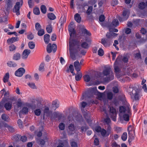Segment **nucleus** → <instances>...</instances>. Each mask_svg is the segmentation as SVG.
I'll return each instance as SVG.
<instances>
[{
    "mask_svg": "<svg viewBox=\"0 0 147 147\" xmlns=\"http://www.w3.org/2000/svg\"><path fill=\"white\" fill-rule=\"evenodd\" d=\"M32 103H25L23 108V110L31 109L34 110H55L59 107V102L56 99L52 101L51 106L50 103L47 100H44L41 97H38L33 99L31 101Z\"/></svg>",
    "mask_w": 147,
    "mask_h": 147,
    "instance_id": "1",
    "label": "nucleus"
},
{
    "mask_svg": "<svg viewBox=\"0 0 147 147\" xmlns=\"http://www.w3.org/2000/svg\"><path fill=\"white\" fill-rule=\"evenodd\" d=\"M98 78L101 77L105 78V80L110 81L114 79V74L109 66L105 67L102 74L99 72L97 74Z\"/></svg>",
    "mask_w": 147,
    "mask_h": 147,
    "instance_id": "2",
    "label": "nucleus"
},
{
    "mask_svg": "<svg viewBox=\"0 0 147 147\" xmlns=\"http://www.w3.org/2000/svg\"><path fill=\"white\" fill-rule=\"evenodd\" d=\"M94 131L97 132H100L101 135L104 137L108 136L111 132V129L109 126H108L106 130L104 129H102L99 126H96L93 128Z\"/></svg>",
    "mask_w": 147,
    "mask_h": 147,
    "instance_id": "3",
    "label": "nucleus"
},
{
    "mask_svg": "<svg viewBox=\"0 0 147 147\" xmlns=\"http://www.w3.org/2000/svg\"><path fill=\"white\" fill-rule=\"evenodd\" d=\"M128 91L132 98H134L136 100L139 99L140 95L138 87L130 86L128 89Z\"/></svg>",
    "mask_w": 147,
    "mask_h": 147,
    "instance_id": "4",
    "label": "nucleus"
},
{
    "mask_svg": "<svg viewBox=\"0 0 147 147\" xmlns=\"http://www.w3.org/2000/svg\"><path fill=\"white\" fill-rule=\"evenodd\" d=\"M119 113L120 120L121 123L123 121H128L131 115L130 111H119Z\"/></svg>",
    "mask_w": 147,
    "mask_h": 147,
    "instance_id": "5",
    "label": "nucleus"
},
{
    "mask_svg": "<svg viewBox=\"0 0 147 147\" xmlns=\"http://www.w3.org/2000/svg\"><path fill=\"white\" fill-rule=\"evenodd\" d=\"M69 50L70 51V57L73 60H76V56L72 51L73 48L74 46V41L73 40H70L69 41Z\"/></svg>",
    "mask_w": 147,
    "mask_h": 147,
    "instance_id": "6",
    "label": "nucleus"
},
{
    "mask_svg": "<svg viewBox=\"0 0 147 147\" xmlns=\"http://www.w3.org/2000/svg\"><path fill=\"white\" fill-rule=\"evenodd\" d=\"M20 1L19 2H17L15 5L14 6V8L13 9V11L14 12L16 13V15H19L20 14L19 11V9L20 8V5L21 4V6L23 4V1L22 0H19Z\"/></svg>",
    "mask_w": 147,
    "mask_h": 147,
    "instance_id": "7",
    "label": "nucleus"
},
{
    "mask_svg": "<svg viewBox=\"0 0 147 147\" xmlns=\"http://www.w3.org/2000/svg\"><path fill=\"white\" fill-rule=\"evenodd\" d=\"M129 12L128 10H124L122 13V17H119L118 18L119 21L122 22L127 20L129 17Z\"/></svg>",
    "mask_w": 147,
    "mask_h": 147,
    "instance_id": "8",
    "label": "nucleus"
},
{
    "mask_svg": "<svg viewBox=\"0 0 147 147\" xmlns=\"http://www.w3.org/2000/svg\"><path fill=\"white\" fill-rule=\"evenodd\" d=\"M57 49V46L55 44H53L51 45L50 43L49 44L47 47V51L49 53H51L52 50L53 52L55 53Z\"/></svg>",
    "mask_w": 147,
    "mask_h": 147,
    "instance_id": "9",
    "label": "nucleus"
},
{
    "mask_svg": "<svg viewBox=\"0 0 147 147\" xmlns=\"http://www.w3.org/2000/svg\"><path fill=\"white\" fill-rule=\"evenodd\" d=\"M129 136V140L131 141L133 140L134 137V132L133 128L131 125H129L128 128Z\"/></svg>",
    "mask_w": 147,
    "mask_h": 147,
    "instance_id": "10",
    "label": "nucleus"
},
{
    "mask_svg": "<svg viewBox=\"0 0 147 147\" xmlns=\"http://www.w3.org/2000/svg\"><path fill=\"white\" fill-rule=\"evenodd\" d=\"M75 26L73 22H71L68 26V30L70 36H71L72 34H74L75 33Z\"/></svg>",
    "mask_w": 147,
    "mask_h": 147,
    "instance_id": "11",
    "label": "nucleus"
},
{
    "mask_svg": "<svg viewBox=\"0 0 147 147\" xmlns=\"http://www.w3.org/2000/svg\"><path fill=\"white\" fill-rule=\"evenodd\" d=\"M89 94L88 96V98L93 97L94 95H96L97 94V91L96 88H91L89 90Z\"/></svg>",
    "mask_w": 147,
    "mask_h": 147,
    "instance_id": "12",
    "label": "nucleus"
},
{
    "mask_svg": "<svg viewBox=\"0 0 147 147\" xmlns=\"http://www.w3.org/2000/svg\"><path fill=\"white\" fill-rule=\"evenodd\" d=\"M25 72V69L23 68H20L17 70L15 73V76L20 77L22 76Z\"/></svg>",
    "mask_w": 147,
    "mask_h": 147,
    "instance_id": "13",
    "label": "nucleus"
},
{
    "mask_svg": "<svg viewBox=\"0 0 147 147\" xmlns=\"http://www.w3.org/2000/svg\"><path fill=\"white\" fill-rule=\"evenodd\" d=\"M83 78L84 81L87 82H89L91 80L92 81L96 80L98 78V77H97V74L96 75L95 77H92L91 78L87 74L84 76Z\"/></svg>",
    "mask_w": 147,
    "mask_h": 147,
    "instance_id": "14",
    "label": "nucleus"
},
{
    "mask_svg": "<svg viewBox=\"0 0 147 147\" xmlns=\"http://www.w3.org/2000/svg\"><path fill=\"white\" fill-rule=\"evenodd\" d=\"M30 52V51L29 49H26L24 50L22 55V58L24 59H27Z\"/></svg>",
    "mask_w": 147,
    "mask_h": 147,
    "instance_id": "15",
    "label": "nucleus"
},
{
    "mask_svg": "<svg viewBox=\"0 0 147 147\" xmlns=\"http://www.w3.org/2000/svg\"><path fill=\"white\" fill-rule=\"evenodd\" d=\"M109 111V115L108 116L112 119L114 121H116V111Z\"/></svg>",
    "mask_w": 147,
    "mask_h": 147,
    "instance_id": "16",
    "label": "nucleus"
},
{
    "mask_svg": "<svg viewBox=\"0 0 147 147\" xmlns=\"http://www.w3.org/2000/svg\"><path fill=\"white\" fill-rule=\"evenodd\" d=\"M74 66L77 72H80L81 67L79 61H75L74 63Z\"/></svg>",
    "mask_w": 147,
    "mask_h": 147,
    "instance_id": "17",
    "label": "nucleus"
},
{
    "mask_svg": "<svg viewBox=\"0 0 147 147\" xmlns=\"http://www.w3.org/2000/svg\"><path fill=\"white\" fill-rule=\"evenodd\" d=\"M119 110H129L130 109L129 108V105L128 103L123 106H119Z\"/></svg>",
    "mask_w": 147,
    "mask_h": 147,
    "instance_id": "18",
    "label": "nucleus"
},
{
    "mask_svg": "<svg viewBox=\"0 0 147 147\" xmlns=\"http://www.w3.org/2000/svg\"><path fill=\"white\" fill-rule=\"evenodd\" d=\"M48 25H47L46 29L47 32L49 33H51L52 31V27L51 26V22L49 21L48 22Z\"/></svg>",
    "mask_w": 147,
    "mask_h": 147,
    "instance_id": "19",
    "label": "nucleus"
},
{
    "mask_svg": "<svg viewBox=\"0 0 147 147\" xmlns=\"http://www.w3.org/2000/svg\"><path fill=\"white\" fill-rule=\"evenodd\" d=\"M12 58L14 60H18L21 58V55L18 53H16L13 55Z\"/></svg>",
    "mask_w": 147,
    "mask_h": 147,
    "instance_id": "20",
    "label": "nucleus"
},
{
    "mask_svg": "<svg viewBox=\"0 0 147 147\" xmlns=\"http://www.w3.org/2000/svg\"><path fill=\"white\" fill-rule=\"evenodd\" d=\"M18 38L17 37H12L11 38H9L7 40V42L8 44L13 43L14 42L18 41Z\"/></svg>",
    "mask_w": 147,
    "mask_h": 147,
    "instance_id": "21",
    "label": "nucleus"
},
{
    "mask_svg": "<svg viewBox=\"0 0 147 147\" xmlns=\"http://www.w3.org/2000/svg\"><path fill=\"white\" fill-rule=\"evenodd\" d=\"M7 65L10 67H15L17 66V64L13 61H9L7 63Z\"/></svg>",
    "mask_w": 147,
    "mask_h": 147,
    "instance_id": "22",
    "label": "nucleus"
},
{
    "mask_svg": "<svg viewBox=\"0 0 147 147\" xmlns=\"http://www.w3.org/2000/svg\"><path fill=\"white\" fill-rule=\"evenodd\" d=\"M82 76V74L81 72H77L75 76V79L77 81H79Z\"/></svg>",
    "mask_w": 147,
    "mask_h": 147,
    "instance_id": "23",
    "label": "nucleus"
},
{
    "mask_svg": "<svg viewBox=\"0 0 147 147\" xmlns=\"http://www.w3.org/2000/svg\"><path fill=\"white\" fill-rule=\"evenodd\" d=\"M74 19L78 23H80L81 18L80 16V14L78 13H77L74 16Z\"/></svg>",
    "mask_w": 147,
    "mask_h": 147,
    "instance_id": "24",
    "label": "nucleus"
},
{
    "mask_svg": "<svg viewBox=\"0 0 147 147\" xmlns=\"http://www.w3.org/2000/svg\"><path fill=\"white\" fill-rule=\"evenodd\" d=\"M12 107V103L9 102L6 103L4 105V107L7 110H10Z\"/></svg>",
    "mask_w": 147,
    "mask_h": 147,
    "instance_id": "25",
    "label": "nucleus"
},
{
    "mask_svg": "<svg viewBox=\"0 0 147 147\" xmlns=\"http://www.w3.org/2000/svg\"><path fill=\"white\" fill-rule=\"evenodd\" d=\"M90 102L87 103L85 102H82L80 103V107L81 108H84L85 107H87L89 105Z\"/></svg>",
    "mask_w": 147,
    "mask_h": 147,
    "instance_id": "26",
    "label": "nucleus"
},
{
    "mask_svg": "<svg viewBox=\"0 0 147 147\" xmlns=\"http://www.w3.org/2000/svg\"><path fill=\"white\" fill-rule=\"evenodd\" d=\"M44 40L46 43L47 44L50 40V35L48 34H46L44 36Z\"/></svg>",
    "mask_w": 147,
    "mask_h": 147,
    "instance_id": "27",
    "label": "nucleus"
},
{
    "mask_svg": "<svg viewBox=\"0 0 147 147\" xmlns=\"http://www.w3.org/2000/svg\"><path fill=\"white\" fill-rule=\"evenodd\" d=\"M9 78V74L7 73L5 74L3 79V80L4 83L8 82Z\"/></svg>",
    "mask_w": 147,
    "mask_h": 147,
    "instance_id": "28",
    "label": "nucleus"
},
{
    "mask_svg": "<svg viewBox=\"0 0 147 147\" xmlns=\"http://www.w3.org/2000/svg\"><path fill=\"white\" fill-rule=\"evenodd\" d=\"M47 16L49 19L52 20H55L56 18L55 15L52 13H48L47 15Z\"/></svg>",
    "mask_w": 147,
    "mask_h": 147,
    "instance_id": "29",
    "label": "nucleus"
},
{
    "mask_svg": "<svg viewBox=\"0 0 147 147\" xmlns=\"http://www.w3.org/2000/svg\"><path fill=\"white\" fill-rule=\"evenodd\" d=\"M119 25V22L117 19H114L112 23L111 26H114L116 27Z\"/></svg>",
    "mask_w": 147,
    "mask_h": 147,
    "instance_id": "30",
    "label": "nucleus"
},
{
    "mask_svg": "<svg viewBox=\"0 0 147 147\" xmlns=\"http://www.w3.org/2000/svg\"><path fill=\"white\" fill-rule=\"evenodd\" d=\"M146 6L147 7V1L146 2V5H145L144 2L140 3L139 5V7L141 9H143L145 8Z\"/></svg>",
    "mask_w": 147,
    "mask_h": 147,
    "instance_id": "31",
    "label": "nucleus"
},
{
    "mask_svg": "<svg viewBox=\"0 0 147 147\" xmlns=\"http://www.w3.org/2000/svg\"><path fill=\"white\" fill-rule=\"evenodd\" d=\"M119 103L118 102H114V105L115 106V108L112 106H110L109 107V110H116L117 109V105Z\"/></svg>",
    "mask_w": 147,
    "mask_h": 147,
    "instance_id": "32",
    "label": "nucleus"
},
{
    "mask_svg": "<svg viewBox=\"0 0 147 147\" xmlns=\"http://www.w3.org/2000/svg\"><path fill=\"white\" fill-rule=\"evenodd\" d=\"M40 10L41 12L45 14L47 12V8L46 6L44 5H42L40 7Z\"/></svg>",
    "mask_w": 147,
    "mask_h": 147,
    "instance_id": "33",
    "label": "nucleus"
},
{
    "mask_svg": "<svg viewBox=\"0 0 147 147\" xmlns=\"http://www.w3.org/2000/svg\"><path fill=\"white\" fill-rule=\"evenodd\" d=\"M27 84L29 86V87L33 89H36V87L35 86V84L33 82L28 83Z\"/></svg>",
    "mask_w": 147,
    "mask_h": 147,
    "instance_id": "34",
    "label": "nucleus"
},
{
    "mask_svg": "<svg viewBox=\"0 0 147 147\" xmlns=\"http://www.w3.org/2000/svg\"><path fill=\"white\" fill-rule=\"evenodd\" d=\"M82 33L84 35H86L89 36L91 35V34L90 32L86 29H84L82 30Z\"/></svg>",
    "mask_w": 147,
    "mask_h": 147,
    "instance_id": "35",
    "label": "nucleus"
},
{
    "mask_svg": "<svg viewBox=\"0 0 147 147\" xmlns=\"http://www.w3.org/2000/svg\"><path fill=\"white\" fill-rule=\"evenodd\" d=\"M16 47L13 44H11L9 47V51L11 52L13 51L16 49Z\"/></svg>",
    "mask_w": 147,
    "mask_h": 147,
    "instance_id": "36",
    "label": "nucleus"
},
{
    "mask_svg": "<svg viewBox=\"0 0 147 147\" xmlns=\"http://www.w3.org/2000/svg\"><path fill=\"white\" fill-rule=\"evenodd\" d=\"M44 63H41L39 66V68L38 69L39 70L42 72L43 71H44Z\"/></svg>",
    "mask_w": 147,
    "mask_h": 147,
    "instance_id": "37",
    "label": "nucleus"
},
{
    "mask_svg": "<svg viewBox=\"0 0 147 147\" xmlns=\"http://www.w3.org/2000/svg\"><path fill=\"white\" fill-rule=\"evenodd\" d=\"M33 13L35 15H39L40 13L39 9L37 7L34 8L33 9Z\"/></svg>",
    "mask_w": 147,
    "mask_h": 147,
    "instance_id": "38",
    "label": "nucleus"
},
{
    "mask_svg": "<svg viewBox=\"0 0 147 147\" xmlns=\"http://www.w3.org/2000/svg\"><path fill=\"white\" fill-rule=\"evenodd\" d=\"M94 144L95 145H98L99 144V139L97 138L95 135L94 136Z\"/></svg>",
    "mask_w": 147,
    "mask_h": 147,
    "instance_id": "39",
    "label": "nucleus"
},
{
    "mask_svg": "<svg viewBox=\"0 0 147 147\" xmlns=\"http://www.w3.org/2000/svg\"><path fill=\"white\" fill-rule=\"evenodd\" d=\"M28 111H20L19 112L20 117H22L28 113Z\"/></svg>",
    "mask_w": 147,
    "mask_h": 147,
    "instance_id": "40",
    "label": "nucleus"
},
{
    "mask_svg": "<svg viewBox=\"0 0 147 147\" xmlns=\"http://www.w3.org/2000/svg\"><path fill=\"white\" fill-rule=\"evenodd\" d=\"M127 138V134L126 132L124 133L121 136L122 139L124 141H125Z\"/></svg>",
    "mask_w": 147,
    "mask_h": 147,
    "instance_id": "41",
    "label": "nucleus"
},
{
    "mask_svg": "<svg viewBox=\"0 0 147 147\" xmlns=\"http://www.w3.org/2000/svg\"><path fill=\"white\" fill-rule=\"evenodd\" d=\"M92 11V7L90 6L88 7V9L86 12V13L88 15H89L91 13Z\"/></svg>",
    "mask_w": 147,
    "mask_h": 147,
    "instance_id": "42",
    "label": "nucleus"
},
{
    "mask_svg": "<svg viewBox=\"0 0 147 147\" xmlns=\"http://www.w3.org/2000/svg\"><path fill=\"white\" fill-rule=\"evenodd\" d=\"M1 118L3 120L5 121H8L9 120L8 117L5 114L2 115Z\"/></svg>",
    "mask_w": 147,
    "mask_h": 147,
    "instance_id": "43",
    "label": "nucleus"
},
{
    "mask_svg": "<svg viewBox=\"0 0 147 147\" xmlns=\"http://www.w3.org/2000/svg\"><path fill=\"white\" fill-rule=\"evenodd\" d=\"M35 44L32 42H30L28 43V46L29 48L31 49H33L35 47Z\"/></svg>",
    "mask_w": 147,
    "mask_h": 147,
    "instance_id": "44",
    "label": "nucleus"
},
{
    "mask_svg": "<svg viewBox=\"0 0 147 147\" xmlns=\"http://www.w3.org/2000/svg\"><path fill=\"white\" fill-rule=\"evenodd\" d=\"M45 34L44 30L43 29L39 30L38 32V34L39 36H42Z\"/></svg>",
    "mask_w": 147,
    "mask_h": 147,
    "instance_id": "45",
    "label": "nucleus"
},
{
    "mask_svg": "<svg viewBox=\"0 0 147 147\" xmlns=\"http://www.w3.org/2000/svg\"><path fill=\"white\" fill-rule=\"evenodd\" d=\"M65 22V20L64 17H61L60 20L59 22L61 24V26H62Z\"/></svg>",
    "mask_w": 147,
    "mask_h": 147,
    "instance_id": "46",
    "label": "nucleus"
},
{
    "mask_svg": "<svg viewBox=\"0 0 147 147\" xmlns=\"http://www.w3.org/2000/svg\"><path fill=\"white\" fill-rule=\"evenodd\" d=\"M118 4L117 0H112L111 2V4L112 6H114Z\"/></svg>",
    "mask_w": 147,
    "mask_h": 147,
    "instance_id": "47",
    "label": "nucleus"
},
{
    "mask_svg": "<svg viewBox=\"0 0 147 147\" xmlns=\"http://www.w3.org/2000/svg\"><path fill=\"white\" fill-rule=\"evenodd\" d=\"M28 3L29 7L32 8L34 5L33 0H28Z\"/></svg>",
    "mask_w": 147,
    "mask_h": 147,
    "instance_id": "48",
    "label": "nucleus"
},
{
    "mask_svg": "<svg viewBox=\"0 0 147 147\" xmlns=\"http://www.w3.org/2000/svg\"><path fill=\"white\" fill-rule=\"evenodd\" d=\"M35 27L36 29L38 31L39 30L41 29V26L38 23H37L36 24Z\"/></svg>",
    "mask_w": 147,
    "mask_h": 147,
    "instance_id": "49",
    "label": "nucleus"
},
{
    "mask_svg": "<svg viewBox=\"0 0 147 147\" xmlns=\"http://www.w3.org/2000/svg\"><path fill=\"white\" fill-rule=\"evenodd\" d=\"M98 54L100 56H102L104 54V51L102 49H100L98 51Z\"/></svg>",
    "mask_w": 147,
    "mask_h": 147,
    "instance_id": "50",
    "label": "nucleus"
},
{
    "mask_svg": "<svg viewBox=\"0 0 147 147\" xmlns=\"http://www.w3.org/2000/svg\"><path fill=\"white\" fill-rule=\"evenodd\" d=\"M113 96V93L111 92H108L107 94V97L108 99L111 100Z\"/></svg>",
    "mask_w": 147,
    "mask_h": 147,
    "instance_id": "51",
    "label": "nucleus"
},
{
    "mask_svg": "<svg viewBox=\"0 0 147 147\" xmlns=\"http://www.w3.org/2000/svg\"><path fill=\"white\" fill-rule=\"evenodd\" d=\"M81 46L82 47L85 49L87 48L88 47V44L85 42H84L82 43Z\"/></svg>",
    "mask_w": 147,
    "mask_h": 147,
    "instance_id": "52",
    "label": "nucleus"
},
{
    "mask_svg": "<svg viewBox=\"0 0 147 147\" xmlns=\"http://www.w3.org/2000/svg\"><path fill=\"white\" fill-rule=\"evenodd\" d=\"M65 125L63 123H61L59 124V127L61 130H63L65 128Z\"/></svg>",
    "mask_w": 147,
    "mask_h": 147,
    "instance_id": "53",
    "label": "nucleus"
},
{
    "mask_svg": "<svg viewBox=\"0 0 147 147\" xmlns=\"http://www.w3.org/2000/svg\"><path fill=\"white\" fill-rule=\"evenodd\" d=\"M17 123L19 126L20 128L23 127L22 122L21 120L19 119Z\"/></svg>",
    "mask_w": 147,
    "mask_h": 147,
    "instance_id": "54",
    "label": "nucleus"
},
{
    "mask_svg": "<svg viewBox=\"0 0 147 147\" xmlns=\"http://www.w3.org/2000/svg\"><path fill=\"white\" fill-rule=\"evenodd\" d=\"M47 138H46L44 140H40L38 143L41 145H43L45 142L47 141Z\"/></svg>",
    "mask_w": 147,
    "mask_h": 147,
    "instance_id": "55",
    "label": "nucleus"
},
{
    "mask_svg": "<svg viewBox=\"0 0 147 147\" xmlns=\"http://www.w3.org/2000/svg\"><path fill=\"white\" fill-rule=\"evenodd\" d=\"M107 41V40H106L105 39H102L101 40V43L105 46H106Z\"/></svg>",
    "mask_w": 147,
    "mask_h": 147,
    "instance_id": "56",
    "label": "nucleus"
},
{
    "mask_svg": "<svg viewBox=\"0 0 147 147\" xmlns=\"http://www.w3.org/2000/svg\"><path fill=\"white\" fill-rule=\"evenodd\" d=\"M122 61L124 62H127L128 61L127 57L126 56H124L122 59Z\"/></svg>",
    "mask_w": 147,
    "mask_h": 147,
    "instance_id": "57",
    "label": "nucleus"
},
{
    "mask_svg": "<svg viewBox=\"0 0 147 147\" xmlns=\"http://www.w3.org/2000/svg\"><path fill=\"white\" fill-rule=\"evenodd\" d=\"M105 20V17L104 15H102L100 16L99 17V20L101 22H102L104 21Z\"/></svg>",
    "mask_w": 147,
    "mask_h": 147,
    "instance_id": "58",
    "label": "nucleus"
},
{
    "mask_svg": "<svg viewBox=\"0 0 147 147\" xmlns=\"http://www.w3.org/2000/svg\"><path fill=\"white\" fill-rule=\"evenodd\" d=\"M69 129L70 130L73 131L74 130V127L73 125L72 124H70L69 126Z\"/></svg>",
    "mask_w": 147,
    "mask_h": 147,
    "instance_id": "59",
    "label": "nucleus"
},
{
    "mask_svg": "<svg viewBox=\"0 0 147 147\" xmlns=\"http://www.w3.org/2000/svg\"><path fill=\"white\" fill-rule=\"evenodd\" d=\"M34 76L35 78V79L37 81L39 80V76L38 74L36 73H35L34 74Z\"/></svg>",
    "mask_w": 147,
    "mask_h": 147,
    "instance_id": "60",
    "label": "nucleus"
},
{
    "mask_svg": "<svg viewBox=\"0 0 147 147\" xmlns=\"http://www.w3.org/2000/svg\"><path fill=\"white\" fill-rule=\"evenodd\" d=\"M72 147H77V143L74 142H72L71 143Z\"/></svg>",
    "mask_w": 147,
    "mask_h": 147,
    "instance_id": "61",
    "label": "nucleus"
},
{
    "mask_svg": "<svg viewBox=\"0 0 147 147\" xmlns=\"http://www.w3.org/2000/svg\"><path fill=\"white\" fill-rule=\"evenodd\" d=\"M131 32V30L130 29L127 28L125 29V33L127 34H129Z\"/></svg>",
    "mask_w": 147,
    "mask_h": 147,
    "instance_id": "62",
    "label": "nucleus"
},
{
    "mask_svg": "<svg viewBox=\"0 0 147 147\" xmlns=\"http://www.w3.org/2000/svg\"><path fill=\"white\" fill-rule=\"evenodd\" d=\"M56 38V36L55 34H53L51 37V39L52 41H55Z\"/></svg>",
    "mask_w": 147,
    "mask_h": 147,
    "instance_id": "63",
    "label": "nucleus"
},
{
    "mask_svg": "<svg viewBox=\"0 0 147 147\" xmlns=\"http://www.w3.org/2000/svg\"><path fill=\"white\" fill-rule=\"evenodd\" d=\"M7 127L8 129L10 131L12 132L13 131L14 129L13 128V127L11 126H9L8 125H7V126H6Z\"/></svg>",
    "mask_w": 147,
    "mask_h": 147,
    "instance_id": "64",
    "label": "nucleus"
}]
</instances>
